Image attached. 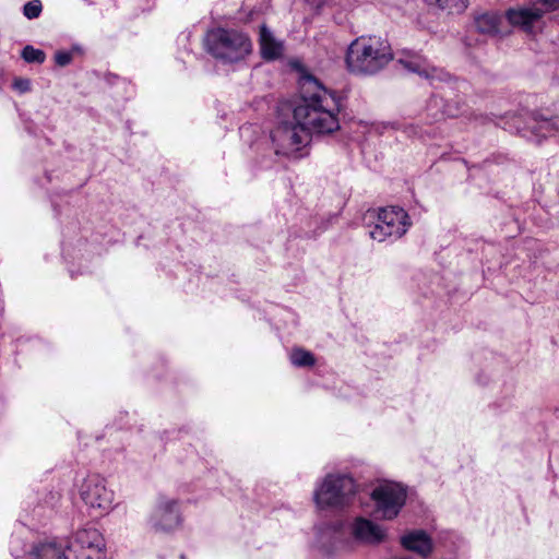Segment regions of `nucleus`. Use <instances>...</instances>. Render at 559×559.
I'll use <instances>...</instances> for the list:
<instances>
[{
  "label": "nucleus",
  "mask_w": 559,
  "mask_h": 559,
  "mask_svg": "<svg viewBox=\"0 0 559 559\" xmlns=\"http://www.w3.org/2000/svg\"><path fill=\"white\" fill-rule=\"evenodd\" d=\"M400 62L404 69L427 79L431 84L437 81L445 82L450 78V75L442 69H438L431 66L425 58L420 56H412L406 59H401Z\"/></svg>",
  "instance_id": "f8f14e48"
},
{
  "label": "nucleus",
  "mask_w": 559,
  "mask_h": 559,
  "mask_svg": "<svg viewBox=\"0 0 559 559\" xmlns=\"http://www.w3.org/2000/svg\"><path fill=\"white\" fill-rule=\"evenodd\" d=\"M445 116L450 117V116H454V114H453V112H451V111H449V110H444V111H441V112H439V114H436V115L433 116V120H435V121H438V120H440L441 118H443V117H445Z\"/></svg>",
  "instance_id": "b1692460"
},
{
  "label": "nucleus",
  "mask_w": 559,
  "mask_h": 559,
  "mask_svg": "<svg viewBox=\"0 0 559 559\" xmlns=\"http://www.w3.org/2000/svg\"><path fill=\"white\" fill-rule=\"evenodd\" d=\"M402 546L408 550L427 557L433 548L430 536L423 530L411 531L401 537Z\"/></svg>",
  "instance_id": "2eb2a0df"
},
{
  "label": "nucleus",
  "mask_w": 559,
  "mask_h": 559,
  "mask_svg": "<svg viewBox=\"0 0 559 559\" xmlns=\"http://www.w3.org/2000/svg\"><path fill=\"white\" fill-rule=\"evenodd\" d=\"M426 2L440 9H456L460 11L466 8L465 0H426Z\"/></svg>",
  "instance_id": "aec40b11"
},
{
  "label": "nucleus",
  "mask_w": 559,
  "mask_h": 559,
  "mask_svg": "<svg viewBox=\"0 0 559 559\" xmlns=\"http://www.w3.org/2000/svg\"><path fill=\"white\" fill-rule=\"evenodd\" d=\"M13 86L21 93H25L31 90V83L26 79H16L13 83Z\"/></svg>",
  "instance_id": "5701e85b"
},
{
  "label": "nucleus",
  "mask_w": 559,
  "mask_h": 559,
  "mask_svg": "<svg viewBox=\"0 0 559 559\" xmlns=\"http://www.w3.org/2000/svg\"><path fill=\"white\" fill-rule=\"evenodd\" d=\"M474 22L479 33L493 36L499 33L501 17L495 12H485L475 16Z\"/></svg>",
  "instance_id": "f3484780"
},
{
  "label": "nucleus",
  "mask_w": 559,
  "mask_h": 559,
  "mask_svg": "<svg viewBox=\"0 0 559 559\" xmlns=\"http://www.w3.org/2000/svg\"><path fill=\"white\" fill-rule=\"evenodd\" d=\"M80 496L95 516L107 514L114 507L115 493L104 477L88 475L80 487Z\"/></svg>",
  "instance_id": "0eeeda50"
},
{
  "label": "nucleus",
  "mask_w": 559,
  "mask_h": 559,
  "mask_svg": "<svg viewBox=\"0 0 559 559\" xmlns=\"http://www.w3.org/2000/svg\"><path fill=\"white\" fill-rule=\"evenodd\" d=\"M22 58L28 63H44L46 60V55L43 50L34 48L31 45H27L22 50Z\"/></svg>",
  "instance_id": "6ab92c4d"
},
{
  "label": "nucleus",
  "mask_w": 559,
  "mask_h": 559,
  "mask_svg": "<svg viewBox=\"0 0 559 559\" xmlns=\"http://www.w3.org/2000/svg\"><path fill=\"white\" fill-rule=\"evenodd\" d=\"M27 559H72L63 542L46 540L33 546Z\"/></svg>",
  "instance_id": "4468645a"
},
{
  "label": "nucleus",
  "mask_w": 559,
  "mask_h": 559,
  "mask_svg": "<svg viewBox=\"0 0 559 559\" xmlns=\"http://www.w3.org/2000/svg\"><path fill=\"white\" fill-rule=\"evenodd\" d=\"M206 51L223 63H236L252 51L250 38L238 31L215 28L205 36Z\"/></svg>",
  "instance_id": "7ed1b4c3"
},
{
  "label": "nucleus",
  "mask_w": 559,
  "mask_h": 559,
  "mask_svg": "<svg viewBox=\"0 0 559 559\" xmlns=\"http://www.w3.org/2000/svg\"><path fill=\"white\" fill-rule=\"evenodd\" d=\"M442 102L441 98H438L437 96H433L428 105V109L431 110L432 107H438L439 104Z\"/></svg>",
  "instance_id": "393cba45"
},
{
  "label": "nucleus",
  "mask_w": 559,
  "mask_h": 559,
  "mask_svg": "<svg viewBox=\"0 0 559 559\" xmlns=\"http://www.w3.org/2000/svg\"><path fill=\"white\" fill-rule=\"evenodd\" d=\"M43 10L41 2L39 0H32L24 4L23 14L28 19H37Z\"/></svg>",
  "instance_id": "412c9836"
},
{
  "label": "nucleus",
  "mask_w": 559,
  "mask_h": 559,
  "mask_svg": "<svg viewBox=\"0 0 559 559\" xmlns=\"http://www.w3.org/2000/svg\"><path fill=\"white\" fill-rule=\"evenodd\" d=\"M290 361L296 367H311L314 365V356L302 348H295L290 353Z\"/></svg>",
  "instance_id": "a211bd4d"
},
{
  "label": "nucleus",
  "mask_w": 559,
  "mask_h": 559,
  "mask_svg": "<svg viewBox=\"0 0 559 559\" xmlns=\"http://www.w3.org/2000/svg\"><path fill=\"white\" fill-rule=\"evenodd\" d=\"M393 59L390 45L380 37L356 38L347 48L346 66L349 72L373 75L384 69Z\"/></svg>",
  "instance_id": "f03ea898"
},
{
  "label": "nucleus",
  "mask_w": 559,
  "mask_h": 559,
  "mask_svg": "<svg viewBox=\"0 0 559 559\" xmlns=\"http://www.w3.org/2000/svg\"><path fill=\"white\" fill-rule=\"evenodd\" d=\"M181 521L178 500L158 496L147 520L150 528L156 533H170L181 525Z\"/></svg>",
  "instance_id": "1a4fd4ad"
},
{
  "label": "nucleus",
  "mask_w": 559,
  "mask_h": 559,
  "mask_svg": "<svg viewBox=\"0 0 559 559\" xmlns=\"http://www.w3.org/2000/svg\"><path fill=\"white\" fill-rule=\"evenodd\" d=\"M299 103L294 107L296 122H282L271 139L276 155L300 157L310 142V134H331L340 129V103L335 93L324 87L298 64Z\"/></svg>",
  "instance_id": "f257e3e1"
},
{
  "label": "nucleus",
  "mask_w": 559,
  "mask_h": 559,
  "mask_svg": "<svg viewBox=\"0 0 559 559\" xmlns=\"http://www.w3.org/2000/svg\"><path fill=\"white\" fill-rule=\"evenodd\" d=\"M73 55L70 51L59 50L55 53V62L59 67H66L71 63Z\"/></svg>",
  "instance_id": "4be33fe9"
},
{
  "label": "nucleus",
  "mask_w": 559,
  "mask_h": 559,
  "mask_svg": "<svg viewBox=\"0 0 559 559\" xmlns=\"http://www.w3.org/2000/svg\"><path fill=\"white\" fill-rule=\"evenodd\" d=\"M260 51L264 60L273 61L282 57L283 43L275 39L272 32L265 26L260 27Z\"/></svg>",
  "instance_id": "dca6fc26"
},
{
  "label": "nucleus",
  "mask_w": 559,
  "mask_h": 559,
  "mask_svg": "<svg viewBox=\"0 0 559 559\" xmlns=\"http://www.w3.org/2000/svg\"><path fill=\"white\" fill-rule=\"evenodd\" d=\"M516 131L528 141L540 142L543 138L559 134V116L548 117L545 114H533L525 127L516 126Z\"/></svg>",
  "instance_id": "9b49d317"
},
{
  "label": "nucleus",
  "mask_w": 559,
  "mask_h": 559,
  "mask_svg": "<svg viewBox=\"0 0 559 559\" xmlns=\"http://www.w3.org/2000/svg\"><path fill=\"white\" fill-rule=\"evenodd\" d=\"M395 559H412V558H409V557H397Z\"/></svg>",
  "instance_id": "a878e982"
},
{
  "label": "nucleus",
  "mask_w": 559,
  "mask_h": 559,
  "mask_svg": "<svg viewBox=\"0 0 559 559\" xmlns=\"http://www.w3.org/2000/svg\"><path fill=\"white\" fill-rule=\"evenodd\" d=\"M356 495V484L346 474H329L314 490V501L320 509H344Z\"/></svg>",
  "instance_id": "20e7f679"
},
{
  "label": "nucleus",
  "mask_w": 559,
  "mask_h": 559,
  "mask_svg": "<svg viewBox=\"0 0 559 559\" xmlns=\"http://www.w3.org/2000/svg\"><path fill=\"white\" fill-rule=\"evenodd\" d=\"M353 537L364 544H378L385 537L384 531L372 521L357 518L350 526Z\"/></svg>",
  "instance_id": "ddd939ff"
},
{
  "label": "nucleus",
  "mask_w": 559,
  "mask_h": 559,
  "mask_svg": "<svg viewBox=\"0 0 559 559\" xmlns=\"http://www.w3.org/2000/svg\"><path fill=\"white\" fill-rule=\"evenodd\" d=\"M371 498L376 513L384 520H393L405 504L406 490L399 484L384 483L372 490Z\"/></svg>",
  "instance_id": "6e6552de"
},
{
  "label": "nucleus",
  "mask_w": 559,
  "mask_h": 559,
  "mask_svg": "<svg viewBox=\"0 0 559 559\" xmlns=\"http://www.w3.org/2000/svg\"><path fill=\"white\" fill-rule=\"evenodd\" d=\"M558 9L559 0H535L528 7L509 9L506 16L512 26L534 35L542 31L544 15Z\"/></svg>",
  "instance_id": "423d86ee"
},
{
  "label": "nucleus",
  "mask_w": 559,
  "mask_h": 559,
  "mask_svg": "<svg viewBox=\"0 0 559 559\" xmlns=\"http://www.w3.org/2000/svg\"><path fill=\"white\" fill-rule=\"evenodd\" d=\"M72 559H94L104 547L103 537L96 528H83L64 543Z\"/></svg>",
  "instance_id": "9d476101"
},
{
  "label": "nucleus",
  "mask_w": 559,
  "mask_h": 559,
  "mask_svg": "<svg viewBox=\"0 0 559 559\" xmlns=\"http://www.w3.org/2000/svg\"><path fill=\"white\" fill-rule=\"evenodd\" d=\"M377 221L370 229L369 235L379 242L388 239L394 241L403 237L409 227L412 221L407 212L399 206H388L379 209Z\"/></svg>",
  "instance_id": "39448f33"
}]
</instances>
